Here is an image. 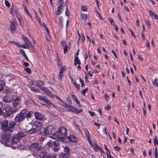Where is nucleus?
<instances>
[{
	"label": "nucleus",
	"mask_w": 158,
	"mask_h": 158,
	"mask_svg": "<svg viewBox=\"0 0 158 158\" xmlns=\"http://www.w3.org/2000/svg\"><path fill=\"white\" fill-rule=\"evenodd\" d=\"M25 136L24 133L22 132H18L12 136L10 134L5 133L3 135L2 139L1 142L5 146H9L10 144L14 145L17 144L22 137Z\"/></svg>",
	"instance_id": "f257e3e1"
},
{
	"label": "nucleus",
	"mask_w": 158,
	"mask_h": 158,
	"mask_svg": "<svg viewBox=\"0 0 158 158\" xmlns=\"http://www.w3.org/2000/svg\"><path fill=\"white\" fill-rule=\"evenodd\" d=\"M67 130L66 128L62 127L52 134L51 137L54 139H57L59 141H62L64 139V136H67Z\"/></svg>",
	"instance_id": "f03ea898"
},
{
	"label": "nucleus",
	"mask_w": 158,
	"mask_h": 158,
	"mask_svg": "<svg viewBox=\"0 0 158 158\" xmlns=\"http://www.w3.org/2000/svg\"><path fill=\"white\" fill-rule=\"evenodd\" d=\"M43 130L41 131L39 134L44 135H49L50 137L51 138L52 135L53 134V130H54L53 127L52 126H48L45 128H42Z\"/></svg>",
	"instance_id": "7ed1b4c3"
},
{
	"label": "nucleus",
	"mask_w": 158,
	"mask_h": 158,
	"mask_svg": "<svg viewBox=\"0 0 158 158\" xmlns=\"http://www.w3.org/2000/svg\"><path fill=\"white\" fill-rule=\"evenodd\" d=\"M15 112V111L13 110L10 106H7L3 107V116L5 118H7L10 115L12 114Z\"/></svg>",
	"instance_id": "20e7f679"
},
{
	"label": "nucleus",
	"mask_w": 158,
	"mask_h": 158,
	"mask_svg": "<svg viewBox=\"0 0 158 158\" xmlns=\"http://www.w3.org/2000/svg\"><path fill=\"white\" fill-rule=\"evenodd\" d=\"M42 144L35 142L31 143L28 147V148L30 150H36L39 151L43 149Z\"/></svg>",
	"instance_id": "39448f33"
},
{
	"label": "nucleus",
	"mask_w": 158,
	"mask_h": 158,
	"mask_svg": "<svg viewBox=\"0 0 158 158\" xmlns=\"http://www.w3.org/2000/svg\"><path fill=\"white\" fill-rule=\"evenodd\" d=\"M9 121L7 120L6 119L4 120H3L2 121V123L1 125V126H0V128L3 131H5V133H8L7 132H8V123Z\"/></svg>",
	"instance_id": "423d86ee"
},
{
	"label": "nucleus",
	"mask_w": 158,
	"mask_h": 158,
	"mask_svg": "<svg viewBox=\"0 0 158 158\" xmlns=\"http://www.w3.org/2000/svg\"><path fill=\"white\" fill-rule=\"evenodd\" d=\"M38 99L40 101L47 104L49 106L52 105L55 108H56V106L52 104L50 101L45 97L43 96H40L38 97Z\"/></svg>",
	"instance_id": "0eeeda50"
},
{
	"label": "nucleus",
	"mask_w": 158,
	"mask_h": 158,
	"mask_svg": "<svg viewBox=\"0 0 158 158\" xmlns=\"http://www.w3.org/2000/svg\"><path fill=\"white\" fill-rule=\"evenodd\" d=\"M69 149L67 147H65L64 148V151L61 152H59L58 155L61 157L66 156V157L69 158L70 156Z\"/></svg>",
	"instance_id": "6e6552de"
},
{
	"label": "nucleus",
	"mask_w": 158,
	"mask_h": 158,
	"mask_svg": "<svg viewBox=\"0 0 158 158\" xmlns=\"http://www.w3.org/2000/svg\"><path fill=\"white\" fill-rule=\"evenodd\" d=\"M25 115L22 114V113H19L16 114L15 118V121L16 122H20L24 120L25 118Z\"/></svg>",
	"instance_id": "1a4fd4ad"
},
{
	"label": "nucleus",
	"mask_w": 158,
	"mask_h": 158,
	"mask_svg": "<svg viewBox=\"0 0 158 158\" xmlns=\"http://www.w3.org/2000/svg\"><path fill=\"white\" fill-rule=\"evenodd\" d=\"M15 121H10L8 123V133H11L12 132V129L14 128L15 126L16 125V123Z\"/></svg>",
	"instance_id": "9d476101"
},
{
	"label": "nucleus",
	"mask_w": 158,
	"mask_h": 158,
	"mask_svg": "<svg viewBox=\"0 0 158 158\" xmlns=\"http://www.w3.org/2000/svg\"><path fill=\"white\" fill-rule=\"evenodd\" d=\"M41 130H42V128H41V129L38 128L37 130H36V129L35 128H32L31 129L26 131V132L27 134H32L34 133H37L38 132H40V131H41Z\"/></svg>",
	"instance_id": "9b49d317"
},
{
	"label": "nucleus",
	"mask_w": 158,
	"mask_h": 158,
	"mask_svg": "<svg viewBox=\"0 0 158 158\" xmlns=\"http://www.w3.org/2000/svg\"><path fill=\"white\" fill-rule=\"evenodd\" d=\"M59 141L58 140H56L53 142L49 141L47 143L46 145H48V147L53 148L55 145H56L58 144L57 143Z\"/></svg>",
	"instance_id": "f8f14e48"
},
{
	"label": "nucleus",
	"mask_w": 158,
	"mask_h": 158,
	"mask_svg": "<svg viewBox=\"0 0 158 158\" xmlns=\"http://www.w3.org/2000/svg\"><path fill=\"white\" fill-rule=\"evenodd\" d=\"M34 115L35 118L40 120H42L44 117V115L40 113L35 112Z\"/></svg>",
	"instance_id": "ddd939ff"
},
{
	"label": "nucleus",
	"mask_w": 158,
	"mask_h": 158,
	"mask_svg": "<svg viewBox=\"0 0 158 158\" xmlns=\"http://www.w3.org/2000/svg\"><path fill=\"white\" fill-rule=\"evenodd\" d=\"M11 26L10 29L11 31L14 32L16 31V27L14 23L12 21L10 22Z\"/></svg>",
	"instance_id": "4468645a"
},
{
	"label": "nucleus",
	"mask_w": 158,
	"mask_h": 158,
	"mask_svg": "<svg viewBox=\"0 0 158 158\" xmlns=\"http://www.w3.org/2000/svg\"><path fill=\"white\" fill-rule=\"evenodd\" d=\"M19 104V103L18 102H13L12 103V105L13 107H12V109H13V110H14V111H15V112L17 111L18 110V109L17 108V106Z\"/></svg>",
	"instance_id": "2eb2a0df"
},
{
	"label": "nucleus",
	"mask_w": 158,
	"mask_h": 158,
	"mask_svg": "<svg viewBox=\"0 0 158 158\" xmlns=\"http://www.w3.org/2000/svg\"><path fill=\"white\" fill-rule=\"evenodd\" d=\"M5 85V82L1 80H0V91L4 90V86Z\"/></svg>",
	"instance_id": "dca6fc26"
},
{
	"label": "nucleus",
	"mask_w": 158,
	"mask_h": 158,
	"mask_svg": "<svg viewBox=\"0 0 158 158\" xmlns=\"http://www.w3.org/2000/svg\"><path fill=\"white\" fill-rule=\"evenodd\" d=\"M74 64L75 65H76L77 64L80 65L81 64L80 60L78 58V57L76 56L75 57L74 59Z\"/></svg>",
	"instance_id": "f3484780"
},
{
	"label": "nucleus",
	"mask_w": 158,
	"mask_h": 158,
	"mask_svg": "<svg viewBox=\"0 0 158 158\" xmlns=\"http://www.w3.org/2000/svg\"><path fill=\"white\" fill-rule=\"evenodd\" d=\"M46 154L47 152L44 151H42L39 153V156L40 158H45Z\"/></svg>",
	"instance_id": "a211bd4d"
},
{
	"label": "nucleus",
	"mask_w": 158,
	"mask_h": 158,
	"mask_svg": "<svg viewBox=\"0 0 158 158\" xmlns=\"http://www.w3.org/2000/svg\"><path fill=\"white\" fill-rule=\"evenodd\" d=\"M35 84L36 85L41 87V86L44 85V83L42 81L36 80L35 81Z\"/></svg>",
	"instance_id": "6ab92c4d"
},
{
	"label": "nucleus",
	"mask_w": 158,
	"mask_h": 158,
	"mask_svg": "<svg viewBox=\"0 0 158 158\" xmlns=\"http://www.w3.org/2000/svg\"><path fill=\"white\" fill-rule=\"evenodd\" d=\"M64 104H65V106L68 109V110L69 111L73 112V108L74 107H73L72 106H71L69 105H68L66 103H65Z\"/></svg>",
	"instance_id": "aec40b11"
},
{
	"label": "nucleus",
	"mask_w": 158,
	"mask_h": 158,
	"mask_svg": "<svg viewBox=\"0 0 158 158\" xmlns=\"http://www.w3.org/2000/svg\"><path fill=\"white\" fill-rule=\"evenodd\" d=\"M70 138V139H71V142H73L75 143H76L77 141V139L75 136L73 135H71L69 136Z\"/></svg>",
	"instance_id": "412c9836"
},
{
	"label": "nucleus",
	"mask_w": 158,
	"mask_h": 158,
	"mask_svg": "<svg viewBox=\"0 0 158 158\" xmlns=\"http://www.w3.org/2000/svg\"><path fill=\"white\" fill-rule=\"evenodd\" d=\"M3 101L6 102H9L11 101V99L10 97L8 96H5L4 97Z\"/></svg>",
	"instance_id": "4be33fe9"
},
{
	"label": "nucleus",
	"mask_w": 158,
	"mask_h": 158,
	"mask_svg": "<svg viewBox=\"0 0 158 158\" xmlns=\"http://www.w3.org/2000/svg\"><path fill=\"white\" fill-rule=\"evenodd\" d=\"M3 106V102H0V115H2L3 114V108L2 109Z\"/></svg>",
	"instance_id": "5701e85b"
},
{
	"label": "nucleus",
	"mask_w": 158,
	"mask_h": 158,
	"mask_svg": "<svg viewBox=\"0 0 158 158\" xmlns=\"http://www.w3.org/2000/svg\"><path fill=\"white\" fill-rule=\"evenodd\" d=\"M12 100L13 102H14L19 101L20 99L18 96L14 95L12 97Z\"/></svg>",
	"instance_id": "b1692460"
},
{
	"label": "nucleus",
	"mask_w": 158,
	"mask_h": 158,
	"mask_svg": "<svg viewBox=\"0 0 158 158\" xmlns=\"http://www.w3.org/2000/svg\"><path fill=\"white\" fill-rule=\"evenodd\" d=\"M152 84L158 87V79L155 78L154 80H152Z\"/></svg>",
	"instance_id": "393cba45"
},
{
	"label": "nucleus",
	"mask_w": 158,
	"mask_h": 158,
	"mask_svg": "<svg viewBox=\"0 0 158 158\" xmlns=\"http://www.w3.org/2000/svg\"><path fill=\"white\" fill-rule=\"evenodd\" d=\"M71 139L69 136H64V139L61 142L64 141L66 143H69L71 142Z\"/></svg>",
	"instance_id": "a878e982"
},
{
	"label": "nucleus",
	"mask_w": 158,
	"mask_h": 158,
	"mask_svg": "<svg viewBox=\"0 0 158 158\" xmlns=\"http://www.w3.org/2000/svg\"><path fill=\"white\" fill-rule=\"evenodd\" d=\"M34 125L36 127H40L42 125V123L39 121H35L34 123Z\"/></svg>",
	"instance_id": "bb28decb"
},
{
	"label": "nucleus",
	"mask_w": 158,
	"mask_h": 158,
	"mask_svg": "<svg viewBox=\"0 0 158 158\" xmlns=\"http://www.w3.org/2000/svg\"><path fill=\"white\" fill-rule=\"evenodd\" d=\"M59 141L57 143L58 144L56 145H55V146L53 148V150L55 152L58 151L60 149V146L59 145Z\"/></svg>",
	"instance_id": "cd10ccee"
},
{
	"label": "nucleus",
	"mask_w": 158,
	"mask_h": 158,
	"mask_svg": "<svg viewBox=\"0 0 158 158\" xmlns=\"http://www.w3.org/2000/svg\"><path fill=\"white\" fill-rule=\"evenodd\" d=\"M24 9L26 13L27 14V15L30 17V18L32 19V16L31 15L29 12L28 11V9L27 7L26 6H24Z\"/></svg>",
	"instance_id": "c85d7f7f"
},
{
	"label": "nucleus",
	"mask_w": 158,
	"mask_h": 158,
	"mask_svg": "<svg viewBox=\"0 0 158 158\" xmlns=\"http://www.w3.org/2000/svg\"><path fill=\"white\" fill-rule=\"evenodd\" d=\"M33 113V112L32 111H29L27 114H26V115H25V118H30L31 116V114Z\"/></svg>",
	"instance_id": "c756f323"
},
{
	"label": "nucleus",
	"mask_w": 158,
	"mask_h": 158,
	"mask_svg": "<svg viewBox=\"0 0 158 158\" xmlns=\"http://www.w3.org/2000/svg\"><path fill=\"white\" fill-rule=\"evenodd\" d=\"M44 93L51 97H52V96H53V95L52 94L50 90L48 89H47Z\"/></svg>",
	"instance_id": "7c9ffc66"
},
{
	"label": "nucleus",
	"mask_w": 158,
	"mask_h": 158,
	"mask_svg": "<svg viewBox=\"0 0 158 158\" xmlns=\"http://www.w3.org/2000/svg\"><path fill=\"white\" fill-rule=\"evenodd\" d=\"M154 144L155 146L158 145V140L157 136H155L154 137Z\"/></svg>",
	"instance_id": "2f4dec72"
},
{
	"label": "nucleus",
	"mask_w": 158,
	"mask_h": 158,
	"mask_svg": "<svg viewBox=\"0 0 158 158\" xmlns=\"http://www.w3.org/2000/svg\"><path fill=\"white\" fill-rule=\"evenodd\" d=\"M94 145H95V146L96 147V148H97V149H98L99 150V151H101V152H103L104 153V152H103V151L102 150L101 148L100 147H99V146H98L97 145V144L96 142L95 141H94Z\"/></svg>",
	"instance_id": "473e14b6"
},
{
	"label": "nucleus",
	"mask_w": 158,
	"mask_h": 158,
	"mask_svg": "<svg viewBox=\"0 0 158 158\" xmlns=\"http://www.w3.org/2000/svg\"><path fill=\"white\" fill-rule=\"evenodd\" d=\"M82 18L83 20L85 21V23H86V21L87 20V15L85 14H83L82 15Z\"/></svg>",
	"instance_id": "72a5a7b5"
},
{
	"label": "nucleus",
	"mask_w": 158,
	"mask_h": 158,
	"mask_svg": "<svg viewBox=\"0 0 158 158\" xmlns=\"http://www.w3.org/2000/svg\"><path fill=\"white\" fill-rule=\"evenodd\" d=\"M85 134L87 138V139L90 138V137L89 135V133L87 129H86V131L85 132Z\"/></svg>",
	"instance_id": "f704fd0d"
},
{
	"label": "nucleus",
	"mask_w": 158,
	"mask_h": 158,
	"mask_svg": "<svg viewBox=\"0 0 158 158\" xmlns=\"http://www.w3.org/2000/svg\"><path fill=\"white\" fill-rule=\"evenodd\" d=\"M88 90V88H86L85 89H83L81 92V94L83 95H85V94L86 92H87Z\"/></svg>",
	"instance_id": "c9c22d12"
},
{
	"label": "nucleus",
	"mask_w": 158,
	"mask_h": 158,
	"mask_svg": "<svg viewBox=\"0 0 158 158\" xmlns=\"http://www.w3.org/2000/svg\"><path fill=\"white\" fill-rule=\"evenodd\" d=\"M24 70L29 74L31 73V71L29 68H26L24 69Z\"/></svg>",
	"instance_id": "e433bc0d"
},
{
	"label": "nucleus",
	"mask_w": 158,
	"mask_h": 158,
	"mask_svg": "<svg viewBox=\"0 0 158 158\" xmlns=\"http://www.w3.org/2000/svg\"><path fill=\"white\" fill-rule=\"evenodd\" d=\"M73 85L76 87L77 90L79 91L80 89V85L79 84H77L76 82H75L73 83Z\"/></svg>",
	"instance_id": "4c0bfd02"
},
{
	"label": "nucleus",
	"mask_w": 158,
	"mask_h": 158,
	"mask_svg": "<svg viewBox=\"0 0 158 158\" xmlns=\"http://www.w3.org/2000/svg\"><path fill=\"white\" fill-rule=\"evenodd\" d=\"M61 10H62L61 8H59L58 7H57V10L56 12V15H59L61 13Z\"/></svg>",
	"instance_id": "58836bf2"
},
{
	"label": "nucleus",
	"mask_w": 158,
	"mask_h": 158,
	"mask_svg": "<svg viewBox=\"0 0 158 158\" xmlns=\"http://www.w3.org/2000/svg\"><path fill=\"white\" fill-rule=\"evenodd\" d=\"M64 49V54H65L68 49V46L67 44H65L64 47L63 48Z\"/></svg>",
	"instance_id": "ea45409f"
},
{
	"label": "nucleus",
	"mask_w": 158,
	"mask_h": 158,
	"mask_svg": "<svg viewBox=\"0 0 158 158\" xmlns=\"http://www.w3.org/2000/svg\"><path fill=\"white\" fill-rule=\"evenodd\" d=\"M27 112V110L26 109H24L21 110L20 113H22V114L24 115H26V113Z\"/></svg>",
	"instance_id": "a19ab883"
},
{
	"label": "nucleus",
	"mask_w": 158,
	"mask_h": 158,
	"mask_svg": "<svg viewBox=\"0 0 158 158\" xmlns=\"http://www.w3.org/2000/svg\"><path fill=\"white\" fill-rule=\"evenodd\" d=\"M55 98L57 99L58 100L60 101V102H61L62 103H64V104H65V103L64 102L62 99H61L59 97H58V96H57V95H55Z\"/></svg>",
	"instance_id": "79ce46f5"
},
{
	"label": "nucleus",
	"mask_w": 158,
	"mask_h": 158,
	"mask_svg": "<svg viewBox=\"0 0 158 158\" xmlns=\"http://www.w3.org/2000/svg\"><path fill=\"white\" fill-rule=\"evenodd\" d=\"M30 89L31 90L35 92H39L40 90L37 89H35L34 87H31Z\"/></svg>",
	"instance_id": "37998d69"
},
{
	"label": "nucleus",
	"mask_w": 158,
	"mask_h": 158,
	"mask_svg": "<svg viewBox=\"0 0 158 158\" xmlns=\"http://www.w3.org/2000/svg\"><path fill=\"white\" fill-rule=\"evenodd\" d=\"M81 10L83 11H86L87 10V8L86 6H83L81 7Z\"/></svg>",
	"instance_id": "c03bdc74"
},
{
	"label": "nucleus",
	"mask_w": 158,
	"mask_h": 158,
	"mask_svg": "<svg viewBox=\"0 0 158 158\" xmlns=\"http://www.w3.org/2000/svg\"><path fill=\"white\" fill-rule=\"evenodd\" d=\"M148 11L149 15H151L152 16H153L154 17L155 16V15L156 14H155V13H154V12L153 11H152L150 10H148Z\"/></svg>",
	"instance_id": "a18cd8bd"
},
{
	"label": "nucleus",
	"mask_w": 158,
	"mask_h": 158,
	"mask_svg": "<svg viewBox=\"0 0 158 158\" xmlns=\"http://www.w3.org/2000/svg\"><path fill=\"white\" fill-rule=\"evenodd\" d=\"M19 51H20V52L21 53V55L23 56H24V55H25L26 54L25 52L24 51L23 49L20 48V49Z\"/></svg>",
	"instance_id": "49530a36"
},
{
	"label": "nucleus",
	"mask_w": 158,
	"mask_h": 158,
	"mask_svg": "<svg viewBox=\"0 0 158 158\" xmlns=\"http://www.w3.org/2000/svg\"><path fill=\"white\" fill-rule=\"evenodd\" d=\"M5 3L6 6L8 7H9L10 6V4L8 1L6 0H5Z\"/></svg>",
	"instance_id": "de8ad7c7"
},
{
	"label": "nucleus",
	"mask_w": 158,
	"mask_h": 158,
	"mask_svg": "<svg viewBox=\"0 0 158 158\" xmlns=\"http://www.w3.org/2000/svg\"><path fill=\"white\" fill-rule=\"evenodd\" d=\"M70 94L71 95V98L73 99L74 101L76 99H77V98L76 96L74 94H73V93H70Z\"/></svg>",
	"instance_id": "09e8293b"
},
{
	"label": "nucleus",
	"mask_w": 158,
	"mask_h": 158,
	"mask_svg": "<svg viewBox=\"0 0 158 158\" xmlns=\"http://www.w3.org/2000/svg\"><path fill=\"white\" fill-rule=\"evenodd\" d=\"M63 19V18L61 16L59 19V23H60V26L61 27H62L63 26V23H62V20Z\"/></svg>",
	"instance_id": "8fccbe9b"
},
{
	"label": "nucleus",
	"mask_w": 158,
	"mask_h": 158,
	"mask_svg": "<svg viewBox=\"0 0 158 158\" xmlns=\"http://www.w3.org/2000/svg\"><path fill=\"white\" fill-rule=\"evenodd\" d=\"M53 154H46L45 158H52Z\"/></svg>",
	"instance_id": "3c124183"
},
{
	"label": "nucleus",
	"mask_w": 158,
	"mask_h": 158,
	"mask_svg": "<svg viewBox=\"0 0 158 158\" xmlns=\"http://www.w3.org/2000/svg\"><path fill=\"white\" fill-rule=\"evenodd\" d=\"M129 30L130 31V32H131V35L134 38H135L136 36H135V35L133 31L131 30L130 29H129Z\"/></svg>",
	"instance_id": "603ef678"
},
{
	"label": "nucleus",
	"mask_w": 158,
	"mask_h": 158,
	"mask_svg": "<svg viewBox=\"0 0 158 158\" xmlns=\"http://www.w3.org/2000/svg\"><path fill=\"white\" fill-rule=\"evenodd\" d=\"M25 44L27 45V47H31V46L32 45L30 41H28V42L25 43Z\"/></svg>",
	"instance_id": "864d4df0"
},
{
	"label": "nucleus",
	"mask_w": 158,
	"mask_h": 158,
	"mask_svg": "<svg viewBox=\"0 0 158 158\" xmlns=\"http://www.w3.org/2000/svg\"><path fill=\"white\" fill-rule=\"evenodd\" d=\"M65 14L67 16L69 15V11L68 9L67 8H66V9Z\"/></svg>",
	"instance_id": "5fc2aeb1"
},
{
	"label": "nucleus",
	"mask_w": 158,
	"mask_h": 158,
	"mask_svg": "<svg viewBox=\"0 0 158 158\" xmlns=\"http://www.w3.org/2000/svg\"><path fill=\"white\" fill-rule=\"evenodd\" d=\"M114 148L117 151H119L121 150V148L118 146L114 147Z\"/></svg>",
	"instance_id": "6e6d98bb"
},
{
	"label": "nucleus",
	"mask_w": 158,
	"mask_h": 158,
	"mask_svg": "<svg viewBox=\"0 0 158 158\" xmlns=\"http://www.w3.org/2000/svg\"><path fill=\"white\" fill-rule=\"evenodd\" d=\"M23 56L24 57V59L26 60L27 61H29V62H30V63H31V62L29 60L27 56L26 55H24V56Z\"/></svg>",
	"instance_id": "4d7b16f0"
},
{
	"label": "nucleus",
	"mask_w": 158,
	"mask_h": 158,
	"mask_svg": "<svg viewBox=\"0 0 158 158\" xmlns=\"http://www.w3.org/2000/svg\"><path fill=\"white\" fill-rule=\"evenodd\" d=\"M87 140H88V142L90 144L91 146H93L94 147V148L95 147H94V144H93V142H92V141L90 140V139L89 138V139H88Z\"/></svg>",
	"instance_id": "13d9d810"
},
{
	"label": "nucleus",
	"mask_w": 158,
	"mask_h": 158,
	"mask_svg": "<svg viewBox=\"0 0 158 158\" xmlns=\"http://www.w3.org/2000/svg\"><path fill=\"white\" fill-rule=\"evenodd\" d=\"M23 65L26 67L28 66L29 65V63L26 62H25L24 61H23Z\"/></svg>",
	"instance_id": "bf43d9fd"
},
{
	"label": "nucleus",
	"mask_w": 158,
	"mask_h": 158,
	"mask_svg": "<svg viewBox=\"0 0 158 158\" xmlns=\"http://www.w3.org/2000/svg\"><path fill=\"white\" fill-rule=\"evenodd\" d=\"M20 47H22L23 48L27 49L28 48V47H27L25 44H23L22 45H20Z\"/></svg>",
	"instance_id": "052dcab7"
},
{
	"label": "nucleus",
	"mask_w": 158,
	"mask_h": 158,
	"mask_svg": "<svg viewBox=\"0 0 158 158\" xmlns=\"http://www.w3.org/2000/svg\"><path fill=\"white\" fill-rule=\"evenodd\" d=\"M137 56L139 59V61L142 62L143 60V59L142 57L139 55H137Z\"/></svg>",
	"instance_id": "680f3d73"
},
{
	"label": "nucleus",
	"mask_w": 158,
	"mask_h": 158,
	"mask_svg": "<svg viewBox=\"0 0 158 158\" xmlns=\"http://www.w3.org/2000/svg\"><path fill=\"white\" fill-rule=\"evenodd\" d=\"M18 20H19V23L21 27H23V23L21 22V19L20 18H19V17H18Z\"/></svg>",
	"instance_id": "e2e57ef3"
},
{
	"label": "nucleus",
	"mask_w": 158,
	"mask_h": 158,
	"mask_svg": "<svg viewBox=\"0 0 158 158\" xmlns=\"http://www.w3.org/2000/svg\"><path fill=\"white\" fill-rule=\"evenodd\" d=\"M126 78H127V81L128 82V85H129L130 86L131 85V81L129 79V78H128V76H127V77Z\"/></svg>",
	"instance_id": "0e129e2a"
},
{
	"label": "nucleus",
	"mask_w": 158,
	"mask_h": 158,
	"mask_svg": "<svg viewBox=\"0 0 158 158\" xmlns=\"http://www.w3.org/2000/svg\"><path fill=\"white\" fill-rule=\"evenodd\" d=\"M67 102L70 104H72V101L70 100V98H67L66 100Z\"/></svg>",
	"instance_id": "69168bd1"
},
{
	"label": "nucleus",
	"mask_w": 158,
	"mask_h": 158,
	"mask_svg": "<svg viewBox=\"0 0 158 158\" xmlns=\"http://www.w3.org/2000/svg\"><path fill=\"white\" fill-rule=\"evenodd\" d=\"M11 91L9 89H6L4 90L5 94H8L10 93Z\"/></svg>",
	"instance_id": "338daca9"
},
{
	"label": "nucleus",
	"mask_w": 158,
	"mask_h": 158,
	"mask_svg": "<svg viewBox=\"0 0 158 158\" xmlns=\"http://www.w3.org/2000/svg\"><path fill=\"white\" fill-rule=\"evenodd\" d=\"M35 17L36 20H37L39 22H40V17L39 16H37V15H35Z\"/></svg>",
	"instance_id": "774afa93"
}]
</instances>
